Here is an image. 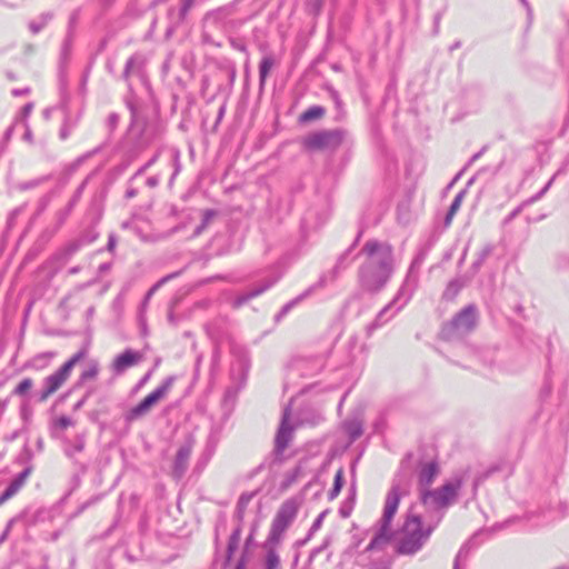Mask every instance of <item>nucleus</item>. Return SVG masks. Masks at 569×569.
<instances>
[{
  "label": "nucleus",
  "mask_w": 569,
  "mask_h": 569,
  "mask_svg": "<svg viewBox=\"0 0 569 569\" xmlns=\"http://www.w3.org/2000/svg\"><path fill=\"white\" fill-rule=\"evenodd\" d=\"M29 476V470L22 471L6 489V491L0 497V506L13 497L20 488L23 486L27 477Z\"/></svg>",
  "instance_id": "nucleus-13"
},
{
  "label": "nucleus",
  "mask_w": 569,
  "mask_h": 569,
  "mask_svg": "<svg viewBox=\"0 0 569 569\" xmlns=\"http://www.w3.org/2000/svg\"><path fill=\"white\" fill-rule=\"evenodd\" d=\"M462 198H463V192H459L456 198L453 199L451 206H450V209L446 216V224H449L453 218V216L456 214V212L459 210L460 206H461V202H462Z\"/></svg>",
  "instance_id": "nucleus-18"
},
{
  "label": "nucleus",
  "mask_w": 569,
  "mask_h": 569,
  "mask_svg": "<svg viewBox=\"0 0 569 569\" xmlns=\"http://www.w3.org/2000/svg\"><path fill=\"white\" fill-rule=\"evenodd\" d=\"M342 476H343V471L341 469L338 470L336 473V477H335L333 487H332L331 491L329 492L330 499H335L339 495V492L343 486Z\"/></svg>",
  "instance_id": "nucleus-20"
},
{
  "label": "nucleus",
  "mask_w": 569,
  "mask_h": 569,
  "mask_svg": "<svg viewBox=\"0 0 569 569\" xmlns=\"http://www.w3.org/2000/svg\"><path fill=\"white\" fill-rule=\"evenodd\" d=\"M52 357H53L52 352L39 355L30 361V367L33 369H37V370L43 369L48 366L49 360Z\"/></svg>",
  "instance_id": "nucleus-17"
},
{
  "label": "nucleus",
  "mask_w": 569,
  "mask_h": 569,
  "mask_svg": "<svg viewBox=\"0 0 569 569\" xmlns=\"http://www.w3.org/2000/svg\"><path fill=\"white\" fill-rule=\"evenodd\" d=\"M31 29H32V31H33V32H37V31L39 30V29H38V28H36L33 24H31Z\"/></svg>",
  "instance_id": "nucleus-37"
},
{
  "label": "nucleus",
  "mask_w": 569,
  "mask_h": 569,
  "mask_svg": "<svg viewBox=\"0 0 569 569\" xmlns=\"http://www.w3.org/2000/svg\"><path fill=\"white\" fill-rule=\"evenodd\" d=\"M273 66V60L270 57H264L260 63L259 73H260V81L263 83L266 81V78L271 70Z\"/></svg>",
  "instance_id": "nucleus-19"
},
{
  "label": "nucleus",
  "mask_w": 569,
  "mask_h": 569,
  "mask_svg": "<svg viewBox=\"0 0 569 569\" xmlns=\"http://www.w3.org/2000/svg\"><path fill=\"white\" fill-rule=\"evenodd\" d=\"M108 246H109V249H112V248H113V246H114V241H113V238H112V237H110V239H109V244H108Z\"/></svg>",
  "instance_id": "nucleus-34"
},
{
  "label": "nucleus",
  "mask_w": 569,
  "mask_h": 569,
  "mask_svg": "<svg viewBox=\"0 0 569 569\" xmlns=\"http://www.w3.org/2000/svg\"><path fill=\"white\" fill-rule=\"evenodd\" d=\"M173 383V378H167L161 386H159L156 390H153L150 395H148L138 406L131 409L130 418L136 419L140 416L147 413L152 406H154L159 400L164 398V396L170 390Z\"/></svg>",
  "instance_id": "nucleus-8"
},
{
  "label": "nucleus",
  "mask_w": 569,
  "mask_h": 569,
  "mask_svg": "<svg viewBox=\"0 0 569 569\" xmlns=\"http://www.w3.org/2000/svg\"><path fill=\"white\" fill-rule=\"evenodd\" d=\"M460 557H461V553H459V555H458L457 560H456V562H455V567H453V569H460V568H459V563H458V561H459Z\"/></svg>",
  "instance_id": "nucleus-33"
},
{
  "label": "nucleus",
  "mask_w": 569,
  "mask_h": 569,
  "mask_svg": "<svg viewBox=\"0 0 569 569\" xmlns=\"http://www.w3.org/2000/svg\"><path fill=\"white\" fill-rule=\"evenodd\" d=\"M212 217V212L210 211H207L204 213V217H203V222L201 224V227H199L197 230H196V233L199 234L201 232V230L206 227V224L209 222V220L211 219Z\"/></svg>",
  "instance_id": "nucleus-28"
},
{
  "label": "nucleus",
  "mask_w": 569,
  "mask_h": 569,
  "mask_svg": "<svg viewBox=\"0 0 569 569\" xmlns=\"http://www.w3.org/2000/svg\"><path fill=\"white\" fill-rule=\"evenodd\" d=\"M149 184L150 186H154L156 184V180L154 179H149Z\"/></svg>",
  "instance_id": "nucleus-36"
},
{
  "label": "nucleus",
  "mask_w": 569,
  "mask_h": 569,
  "mask_svg": "<svg viewBox=\"0 0 569 569\" xmlns=\"http://www.w3.org/2000/svg\"><path fill=\"white\" fill-rule=\"evenodd\" d=\"M302 501L303 497L300 495L291 497L281 503L271 523L268 538L270 542L278 543L280 541L282 535L293 522Z\"/></svg>",
  "instance_id": "nucleus-5"
},
{
  "label": "nucleus",
  "mask_w": 569,
  "mask_h": 569,
  "mask_svg": "<svg viewBox=\"0 0 569 569\" xmlns=\"http://www.w3.org/2000/svg\"><path fill=\"white\" fill-rule=\"evenodd\" d=\"M244 568V565L243 562H239L236 567V569H243Z\"/></svg>",
  "instance_id": "nucleus-35"
},
{
  "label": "nucleus",
  "mask_w": 569,
  "mask_h": 569,
  "mask_svg": "<svg viewBox=\"0 0 569 569\" xmlns=\"http://www.w3.org/2000/svg\"><path fill=\"white\" fill-rule=\"evenodd\" d=\"M84 357V351H79L72 356L57 372L47 377L43 381V390L40 400H47L52 393L61 388L69 378L73 367Z\"/></svg>",
  "instance_id": "nucleus-6"
},
{
  "label": "nucleus",
  "mask_w": 569,
  "mask_h": 569,
  "mask_svg": "<svg viewBox=\"0 0 569 569\" xmlns=\"http://www.w3.org/2000/svg\"><path fill=\"white\" fill-rule=\"evenodd\" d=\"M323 113H325V109L322 107L315 106V107H311L308 110H306L300 116V121L301 122H309V121H312V120L321 118L323 116Z\"/></svg>",
  "instance_id": "nucleus-15"
},
{
  "label": "nucleus",
  "mask_w": 569,
  "mask_h": 569,
  "mask_svg": "<svg viewBox=\"0 0 569 569\" xmlns=\"http://www.w3.org/2000/svg\"><path fill=\"white\" fill-rule=\"evenodd\" d=\"M550 183H551V181H549V183H547V186H546V188L543 189L542 192H545L550 187Z\"/></svg>",
  "instance_id": "nucleus-38"
},
{
  "label": "nucleus",
  "mask_w": 569,
  "mask_h": 569,
  "mask_svg": "<svg viewBox=\"0 0 569 569\" xmlns=\"http://www.w3.org/2000/svg\"><path fill=\"white\" fill-rule=\"evenodd\" d=\"M272 284L271 281H267L263 286H259L254 289H252L246 297L244 300L250 299L252 297H256L260 293H262L264 290H267Z\"/></svg>",
  "instance_id": "nucleus-25"
},
{
  "label": "nucleus",
  "mask_w": 569,
  "mask_h": 569,
  "mask_svg": "<svg viewBox=\"0 0 569 569\" xmlns=\"http://www.w3.org/2000/svg\"><path fill=\"white\" fill-rule=\"evenodd\" d=\"M522 2H525V0H521Z\"/></svg>",
  "instance_id": "nucleus-40"
},
{
  "label": "nucleus",
  "mask_w": 569,
  "mask_h": 569,
  "mask_svg": "<svg viewBox=\"0 0 569 569\" xmlns=\"http://www.w3.org/2000/svg\"><path fill=\"white\" fill-rule=\"evenodd\" d=\"M32 387V380L27 378V379H23L17 387H16V390H14V393L17 395H24L27 393Z\"/></svg>",
  "instance_id": "nucleus-24"
},
{
  "label": "nucleus",
  "mask_w": 569,
  "mask_h": 569,
  "mask_svg": "<svg viewBox=\"0 0 569 569\" xmlns=\"http://www.w3.org/2000/svg\"><path fill=\"white\" fill-rule=\"evenodd\" d=\"M301 472L300 467L296 468L292 472L288 473L281 483V489L287 490L293 482L297 481Z\"/></svg>",
  "instance_id": "nucleus-22"
},
{
  "label": "nucleus",
  "mask_w": 569,
  "mask_h": 569,
  "mask_svg": "<svg viewBox=\"0 0 569 569\" xmlns=\"http://www.w3.org/2000/svg\"><path fill=\"white\" fill-rule=\"evenodd\" d=\"M476 320V310L473 307L469 306L460 311L453 320L443 328L442 333L448 339L463 336L475 328Z\"/></svg>",
  "instance_id": "nucleus-7"
},
{
  "label": "nucleus",
  "mask_w": 569,
  "mask_h": 569,
  "mask_svg": "<svg viewBox=\"0 0 569 569\" xmlns=\"http://www.w3.org/2000/svg\"><path fill=\"white\" fill-rule=\"evenodd\" d=\"M249 498H250V497H244V496H242V497H241V499H240V502H239L240 507H243V506H244V503H247V502H248Z\"/></svg>",
  "instance_id": "nucleus-31"
},
{
  "label": "nucleus",
  "mask_w": 569,
  "mask_h": 569,
  "mask_svg": "<svg viewBox=\"0 0 569 569\" xmlns=\"http://www.w3.org/2000/svg\"><path fill=\"white\" fill-rule=\"evenodd\" d=\"M291 419V409L286 408L283 411L281 425L279 427L277 437H276V448L278 451H283L289 441L291 440V436L293 432V426L290 421Z\"/></svg>",
  "instance_id": "nucleus-9"
},
{
  "label": "nucleus",
  "mask_w": 569,
  "mask_h": 569,
  "mask_svg": "<svg viewBox=\"0 0 569 569\" xmlns=\"http://www.w3.org/2000/svg\"><path fill=\"white\" fill-rule=\"evenodd\" d=\"M6 406H7L6 401H1V400H0V416H1V415H2V412L4 411Z\"/></svg>",
  "instance_id": "nucleus-32"
},
{
  "label": "nucleus",
  "mask_w": 569,
  "mask_h": 569,
  "mask_svg": "<svg viewBox=\"0 0 569 569\" xmlns=\"http://www.w3.org/2000/svg\"><path fill=\"white\" fill-rule=\"evenodd\" d=\"M141 360V355L139 352L132 350H126L123 353L119 355L113 363V370L117 373L123 372L126 369L137 365Z\"/></svg>",
  "instance_id": "nucleus-11"
},
{
  "label": "nucleus",
  "mask_w": 569,
  "mask_h": 569,
  "mask_svg": "<svg viewBox=\"0 0 569 569\" xmlns=\"http://www.w3.org/2000/svg\"><path fill=\"white\" fill-rule=\"evenodd\" d=\"M325 517H326V511L321 512V513L317 517V519L315 520V522H313V525H312V527H311V530H312V531H316V530H318V529L321 527V525H322V521H323Z\"/></svg>",
  "instance_id": "nucleus-27"
},
{
  "label": "nucleus",
  "mask_w": 569,
  "mask_h": 569,
  "mask_svg": "<svg viewBox=\"0 0 569 569\" xmlns=\"http://www.w3.org/2000/svg\"><path fill=\"white\" fill-rule=\"evenodd\" d=\"M31 109H32V104L31 103H28L23 107V116H28L30 112H31Z\"/></svg>",
  "instance_id": "nucleus-30"
},
{
  "label": "nucleus",
  "mask_w": 569,
  "mask_h": 569,
  "mask_svg": "<svg viewBox=\"0 0 569 569\" xmlns=\"http://www.w3.org/2000/svg\"><path fill=\"white\" fill-rule=\"evenodd\" d=\"M70 423H71V421L69 418L62 417L59 419V425L62 428H67L68 426H70Z\"/></svg>",
  "instance_id": "nucleus-29"
},
{
  "label": "nucleus",
  "mask_w": 569,
  "mask_h": 569,
  "mask_svg": "<svg viewBox=\"0 0 569 569\" xmlns=\"http://www.w3.org/2000/svg\"><path fill=\"white\" fill-rule=\"evenodd\" d=\"M190 456L189 447H181L177 453L176 459V473L181 475L186 468L187 460Z\"/></svg>",
  "instance_id": "nucleus-14"
},
{
  "label": "nucleus",
  "mask_w": 569,
  "mask_h": 569,
  "mask_svg": "<svg viewBox=\"0 0 569 569\" xmlns=\"http://www.w3.org/2000/svg\"><path fill=\"white\" fill-rule=\"evenodd\" d=\"M279 556L273 550L268 551L266 557V569H279Z\"/></svg>",
  "instance_id": "nucleus-21"
},
{
  "label": "nucleus",
  "mask_w": 569,
  "mask_h": 569,
  "mask_svg": "<svg viewBox=\"0 0 569 569\" xmlns=\"http://www.w3.org/2000/svg\"><path fill=\"white\" fill-rule=\"evenodd\" d=\"M408 488V478L406 476H398L387 495L380 527L377 535L370 542V548H377L391 538L392 530L390 528V523L398 510L400 499L407 493Z\"/></svg>",
  "instance_id": "nucleus-2"
},
{
  "label": "nucleus",
  "mask_w": 569,
  "mask_h": 569,
  "mask_svg": "<svg viewBox=\"0 0 569 569\" xmlns=\"http://www.w3.org/2000/svg\"><path fill=\"white\" fill-rule=\"evenodd\" d=\"M20 93H21V91H18V90H14V91H13V94H16V96H17V94H20Z\"/></svg>",
  "instance_id": "nucleus-39"
},
{
  "label": "nucleus",
  "mask_w": 569,
  "mask_h": 569,
  "mask_svg": "<svg viewBox=\"0 0 569 569\" xmlns=\"http://www.w3.org/2000/svg\"><path fill=\"white\" fill-rule=\"evenodd\" d=\"M363 251L368 260L361 270V282L368 290H378L391 273V249L387 244L370 241L365 246Z\"/></svg>",
  "instance_id": "nucleus-1"
},
{
  "label": "nucleus",
  "mask_w": 569,
  "mask_h": 569,
  "mask_svg": "<svg viewBox=\"0 0 569 569\" xmlns=\"http://www.w3.org/2000/svg\"><path fill=\"white\" fill-rule=\"evenodd\" d=\"M98 371H99V365L97 361L94 360H91L87 368L83 370V372L81 373L80 376V380L81 382H84L87 380H91V379H94L98 375Z\"/></svg>",
  "instance_id": "nucleus-16"
},
{
  "label": "nucleus",
  "mask_w": 569,
  "mask_h": 569,
  "mask_svg": "<svg viewBox=\"0 0 569 569\" xmlns=\"http://www.w3.org/2000/svg\"><path fill=\"white\" fill-rule=\"evenodd\" d=\"M240 541V530L237 529L232 532L228 543V558L232 555V552L238 548Z\"/></svg>",
  "instance_id": "nucleus-23"
},
{
  "label": "nucleus",
  "mask_w": 569,
  "mask_h": 569,
  "mask_svg": "<svg viewBox=\"0 0 569 569\" xmlns=\"http://www.w3.org/2000/svg\"><path fill=\"white\" fill-rule=\"evenodd\" d=\"M438 475L439 467L436 462L430 461L421 466L419 471V485L421 487V492L427 491L426 488L433 482Z\"/></svg>",
  "instance_id": "nucleus-12"
},
{
  "label": "nucleus",
  "mask_w": 569,
  "mask_h": 569,
  "mask_svg": "<svg viewBox=\"0 0 569 569\" xmlns=\"http://www.w3.org/2000/svg\"><path fill=\"white\" fill-rule=\"evenodd\" d=\"M347 428H348V432L350 433L352 439H356L357 437H359L361 435V428L358 422H349L347 425Z\"/></svg>",
  "instance_id": "nucleus-26"
},
{
  "label": "nucleus",
  "mask_w": 569,
  "mask_h": 569,
  "mask_svg": "<svg viewBox=\"0 0 569 569\" xmlns=\"http://www.w3.org/2000/svg\"><path fill=\"white\" fill-rule=\"evenodd\" d=\"M433 527L425 526L417 515H409L403 525L398 550L403 555L417 552L429 538Z\"/></svg>",
  "instance_id": "nucleus-4"
},
{
  "label": "nucleus",
  "mask_w": 569,
  "mask_h": 569,
  "mask_svg": "<svg viewBox=\"0 0 569 569\" xmlns=\"http://www.w3.org/2000/svg\"><path fill=\"white\" fill-rule=\"evenodd\" d=\"M339 141L337 132L321 131L309 134L305 138V144L311 149L328 148Z\"/></svg>",
  "instance_id": "nucleus-10"
},
{
  "label": "nucleus",
  "mask_w": 569,
  "mask_h": 569,
  "mask_svg": "<svg viewBox=\"0 0 569 569\" xmlns=\"http://www.w3.org/2000/svg\"><path fill=\"white\" fill-rule=\"evenodd\" d=\"M467 479L468 473L466 471L459 472L448 479L438 489L422 491L423 505L433 510L448 508L457 501Z\"/></svg>",
  "instance_id": "nucleus-3"
}]
</instances>
